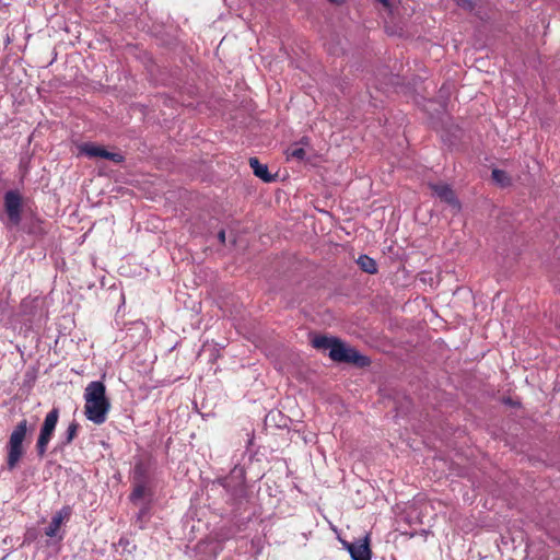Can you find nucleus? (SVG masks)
I'll return each instance as SVG.
<instances>
[{
  "label": "nucleus",
  "mask_w": 560,
  "mask_h": 560,
  "mask_svg": "<svg viewBox=\"0 0 560 560\" xmlns=\"http://www.w3.org/2000/svg\"><path fill=\"white\" fill-rule=\"evenodd\" d=\"M335 362L351 363L358 368H366L371 364V359L361 354L355 348L347 347L339 338L334 343L328 353Z\"/></svg>",
  "instance_id": "nucleus-4"
},
{
  "label": "nucleus",
  "mask_w": 560,
  "mask_h": 560,
  "mask_svg": "<svg viewBox=\"0 0 560 560\" xmlns=\"http://www.w3.org/2000/svg\"><path fill=\"white\" fill-rule=\"evenodd\" d=\"M20 226L24 233L37 240L43 238L47 234L45 221L36 213L25 215L24 220L22 219Z\"/></svg>",
  "instance_id": "nucleus-8"
},
{
  "label": "nucleus",
  "mask_w": 560,
  "mask_h": 560,
  "mask_svg": "<svg viewBox=\"0 0 560 560\" xmlns=\"http://www.w3.org/2000/svg\"><path fill=\"white\" fill-rule=\"evenodd\" d=\"M71 514V508L69 505L63 506L52 517L49 525L45 528V535L48 537H55L57 532L65 518H68Z\"/></svg>",
  "instance_id": "nucleus-12"
},
{
  "label": "nucleus",
  "mask_w": 560,
  "mask_h": 560,
  "mask_svg": "<svg viewBox=\"0 0 560 560\" xmlns=\"http://www.w3.org/2000/svg\"><path fill=\"white\" fill-rule=\"evenodd\" d=\"M328 1L334 4H342L345 2V0H328Z\"/></svg>",
  "instance_id": "nucleus-26"
},
{
  "label": "nucleus",
  "mask_w": 560,
  "mask_h": 560,
  "mask_svg": "<svg viewBox=\"0 0 560 560\" xmlns=\"http://www.w3.org/2000/svg\"><path fill=\"white\" fill-rule=\"evenodd\" d=\"M28 431V422L26 419H22L14 427L11 432L9 440L5 445L7 451V469L9 471H13L20 464L21 459L25 455V447L23 442L26 438Z\"/></svg>",
  "instance_id": "nucleus-2"
},
{
  "label": "nucleus",
  "mask_w": 560,
  "mask_h": 560,
  "mask_svg": "<svg viewBox=\"0 0 560 560\" xmlns=\"http://www.w3.org/2000/svg\"><path fill=\"white\" fill-rule=\"evenodd\" d=\"M249 166L252 167L254 175L265 183H272L276 180V175L270 174L268 166L260 163L257 158L249 159Z\"/></svg>",
  "instance_id": "nucleus-13"
},
{
  "label": "nucleus",
  "mask_w": 560,
  "mask_h": 560,
  "mask_svg": "<svg viewBox=\"0 0 560 560\" xmlns=\"http://www.w3.org/2000/svg\"><path fill=\"white\" fill-rule=\"evenodd\" d=\"M504 404L510 405V406H514L515 405V402L510 397L504 399Z\"/></svg>",
  "instance_id": "nucleus-25"
},
{
  "label": "nucleus",
  "mask_w": 560,
  "mask_h": 560,
  "mask_svg": "<svg viewBox=\"0 0 560 560\" xmlns=\"http://www.w3.org/2000/svg\"><path fill=\"white\" fill-rule=\"evenodd\" d=\"M218 238L219 241L224 244L225 243V231L224 230H221L219 233H218Z\"/></svg>",
  "instance_id": "nucleus-23"
},
{
  "label": "nucleus",
  "mask_w": 560,
  "mask_h": 560,
  "mask_svg": "<svg viewBox=\"0 0 560 560\" xmlns=\"http://www.w3.org/2000/svg\"><path fill=\"white\" fill-rule=\"evenodd\" d=\"M287 156L288 159L303 161L306 156V152L302 147L299 145V143H294L290 148H288Z\"/></svg>",
  "instance_id": "nucleus-19"
},
{
  "label": "nucleus",
  "mask_w": 560,
  "mask_h": 560,
  "mask_svg": "<svg viewBox=\"0 0 560 560\" xmlns=\"http://www.w3.org/2000/svg\"><path fill=\"white\" fill-rule=\"evenodd\" d=\"M429 187L433 191V194L441 199V201H444L445 203L450 205L453 208H456L457 210L460 209V202L448 184L430 183Z\"/></svg>",
  "instance_id": "nucleus-9"
},
{
  "label": "nucleus",
  "mask_w": 560,
  "mask_h": 560,
  "mask_svg": "<svg viewBox=\"0 0 560 560\" xmlns=\"http://www.w3.org/2000/svg\"><path fill=\"white\" fill-rule=\"evenodd\" d=\"M153 494L151 485L149 483H132V491L129 495L131 502L136 503L144 497Z\"/></svg>",
  "instance_id": "nucleus-15"
},
{
  "label": "nucleus",
  "mask_w": 560,
  "mask_h": 560,
  "mask_svg": "<svg viewBox=\"0 0 560 560\" xmlns=\"http://www.w3.org/2000/svg\"><path fill=\"white\" fill-rule=\"evenodd\" d=\"M342 545L345 546V548L349 551V553L351 555V548L353 546H355V541L353 542H348V541H342Z\"/></svg>",
  "instance_id": "nucleus-21"
},
{
  "label": "nucleus",
  "mask_w": 560,
  "mask_h": 560,
  "mask_svg": "<svg viewBox=\"0 0 560 560\" xmlns=\"http://www.w3.org/2000/svg\"><path fill=\"white\" fill-rule=\"evenodd\" d=\"M79 429H80V424L75 420H72L69 423L65 433L62 434L60 442L58 443V447L62 450L66 446L70 445L72 443V441L75 439V436L78 435Z\"/></svg>",
  "instance_id": "nucleus-14"
},
{
  "label": "nucleus",
  "mask_w": 560,
  "mask_h": 560,
  "mask_svg": "<svg viewBox=\"0 0 560 560\" xmlns=\"http://www.w3.org/2000/svg\"><path fill=\"white\" fill-rule=\"evenodd\" d=\"M60 410L58 407H54L45 417L44 422L40 427L39 434L36 441V453L39 458L46 455L47 446L54 436Z\"/></svg>",
  "instance_id": "nucleus-5"
},
{
  "label": "nucleus",
  "mask_w": 560,
  "mask_h": 560,
  "mask_svg": "<svg viewBox=\"0 0 560 560\" xmlns=\"http://www.w3.org/2000/svg\"><path fill=\"white\" fill-rule=\"evenodd\" d=\"M352 560H371L372 551L370 549L369 536L355 540V546L351 548Z\"/></svg>",
  "instance_id": "nucleus-11"
},
{
  "label": "nucleus",
  "mask_w": 560,
  "mask_h": 560,
  "mask_svg": "<svg viewBox=\"0 0 560 560\" xmlns=\"http://www.w3.org/2000/svg\"><path fill=\"white\" fill-rule=\"evenodd\" d=\"M491 176L495 183H498L501 187H506L511 185V178L508 173L503 170L494 168L492 170Z\"/></svg>",
  "instance_id": "nucleus-18"
},
{
  "label": "nucleus",
  "mask_w": 560,
  "mask_h": 560,
  "mask_svg": "<svg viewBox=\"0 0 560 560\" xmlns=\"http://www.w3.org/2000/svg\"><path fill=\"white\" fill-rule=\"evenodd\" d=\"M26 376L28 377V380L35 378V376L34 375H30V373H26Z\"/></svg>",
  "instance_id": "nucleus-28"
},
{
  "label": "nucleus",
  "mask_w": 560,
  "mask_h": 560,
  "mask_svg": "<svg viewBox=\"0 0 560 560\" xmlns=\"http://www.w3.org/2000/svg\"><path fill=\"white\" fill-rule=\"evenodd\" d=\"M226 491L228 502L240 504L247 495L246 471L242 466H235L228 476L218 479Z\"/></svg>",
  "instance_id": "nucleus-3"
},
{
  "label": "nucleus",
  "mask_w": 560,
  "mask_h": 560,
  "mask_svg": "<svg viewBox=\"0 0 560 560\" xmlns=\"http://www.w3.org/2000/svg\"><path fill=\"white\" fill-rule=\"evenodd\" d=\"M79 151L81 154H84L89 158H102L109 160L116 164H120L125 161V156L117 152H109L104 147L96 145L94 143H83L79 147Z\"/></svg>",
  "instance_id": "nucleus-7"
},
{
  "label": "nucleus",
  "mask_w": 560,
  "mask_h": 560,
  "mask_svg": "<svg viewBox=\"0 0 560 560\" xmlns=\"http://www.w3.org/2000/svg\"><path fill=\"white\" fill-rule=\"evenodd\" d=\"M342 545L345 546V548L349 551V553L351 555V548L353 546H355V541L353 542H348V541H342Z\"/></svg>",
  "instance_id": "nucleus-22"
},
{
  "label": "nucleus",
  "mask_w": 560,
  "mask_h": 560,
  "mask_svg": "<svg viewBox=\"0 0 560 560\" xmlns=\"http://www.w3.org/2000/svg\"><path fill=\"white\" fill-rule=\"evenodd\" d=\"M300 143L302 144H307L308 143V138L307 137H303L300 141Z\"/></svg>",
  "instance_id": "nucleus-27"
},
{
  "label": "nucleus",
  "mask_w": 560,
  "mask_h": 560,
  "mask_svg": "<svg viewBox=\"0 0 560 560\" xmlns=\"http://www.w3.org/2000/svg\"><path fill=\"white\" fill-rule=\"evenodd\" d=\"M338 338L336 337H327L323 335L315 336L312 339V346L319 350H329L332 348L334 343Z\"/></svg>",
  "instance_id": "nucleus-17"
},
{
  "label": "nucleus",
  "mask_w": 560,
  "mask_h": 560,
  "mask_svg": "<svg viewBox=\"0 0 560 560\" xmlns=\"http://www.w3.org/2000/svg\"><path fill=\"white\" fill-rule=\"evenodd\" d=\"M456 4L466 10L471 12L475 9V2L474 0H455Z\"/></svg>",
  "instance_id": "nucleus-20"
},
{
  "label": "nucleus",
  "mask_w": 560,
  "mask_h": 560,
  "mask_svg": "<svg viewBox=\"0 0 560 560\" xmlns=\"http://www.w3.org/2000/svg\"><path fill=\"white\" fill-rule=\"evenodd\" d=\"M84 415L95 424H103L110 409V401L106 396V387L101 381L88 384L84 390Z\"/></svg>",
  "instance_id": "nucleus-1"
},
{
  "label": "nucleus",
  "mask_w": 560,
  "mask_h": 560,
  "mask_svg": "<svg viewBox=\"0 0 560 560\" xmlns=\"http://www.w3.org/2000/svg\"><path fill=\"white\" fill-rule=\"evenodd\" d=\"M3 207L7 214V228H18L22 223L23 196L16 189L4 192Z\"/></svg>",
  "instance_id": "nucleus-6"
},
{
  "label": "nucleus",
  "mask_w": 560,
  "mask_h": 560,
  "mask_svg": "<svg viewBox=\"0 0 560 560\" xmlns=\"http://www.w3.org/2000/svg\"><path fill=\"white\" fill-rule=\"evenodd\" d=\"M357 264L360 269L369 275H375L377 272V264L372 257L362 254L357 259Z\"/></svg>",
  "instance_id": "nucleus-16"
},
{
  "label": "nucleus",
  "mask_w": 560,
  "mask_h": 560,
  "mask_svg": "<svg viewBox=\"0 0 560 560\" xmlns=\"http://www.w3.org/2000/svg\"><path fill=\"white\" fill-rule=\"evenodd\" d=\"M132 483H149L151 485L150 466L141 458L137 459L131 472Z\"/></svg>",
  "instance_id": "nucleus-10"
},
{
  "label": "nucleus",
  "mask_w": 560,
  "mask_h": 560,
  "mask_svg": "<svg viewBox=\"0 0 560 560\" xmlns=\"http://www.w3.org/2000/svg\"><path fill=\"white\" fill-rule=\"evenodd\" d=\"M148 511H149V508H148V506H143V508L140 510L139 514H138V518L140 520L143 515H145V514H147V512H148Z\"/></svg>",
  "instance_id": "nucleus-24"
}]
</instances>
